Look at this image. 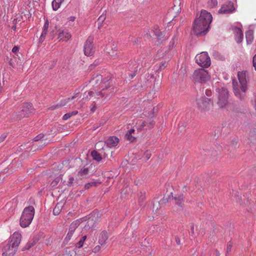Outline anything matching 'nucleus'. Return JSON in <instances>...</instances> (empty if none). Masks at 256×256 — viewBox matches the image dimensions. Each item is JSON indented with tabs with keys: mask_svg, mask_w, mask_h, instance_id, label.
Wrapping results in <instances>:
<instances>
[{
	"mask_svg": "<svg viewBox=\"0 0 256 256\" xmlns=\"http://www.w3.org/2000/svg\"><path fill=\"white\" fill-rule=\"evenodd\" d=\"M212 19L210 13L206 10H202L199 18L194 21L192 27L194 32L198 36L205 35L209 30Z\"/></svg>",
	"mask_w": 256,
	"mask_h": 256,
	"instance_id": "nucleus-1",
	"label": "nucleus"
},
{
	"mask_svg": "<svg viewBox=\"0 0 256 256\" xmlns=\"http://www.w3.org/2000/svg\"><path fill=\"white\" fill-rule=\"evenodd\" d=\"M238 77L240 84L235 80H233V90L235 96L242 100L244 98V94L241 93V92L244 93L247 90V73L245 71L239 72L238 73Z\"/></svg>",
	"mask_w": 256,
	"mask_h": 256,
	"instance_id": "nucleus-2",
	"label": "nucleus"
},
{
	"mask_svg": "<svg viewBox=\"0 0 256 256\" xmlns=\"http://www.w3.org/2000/svg\"><path fill=\"white\" fill-rule=\"evenodd\" d=\"M111 79V77L108 76L102 80V76L100 74H96L94 77L90 82H92L94 85L100 84V88H102L100 92H98L97 95L100 96L102 97L105 96V98H108L112 93V88L108 90V88L110 87L109 81Z\"/></svg>",
	"mask_w": 256,
	"mask_h": 256,
	"instance_id": "nucleus-3",
	"label": "nucleus"
},
{
	"mask_svg": "<svg viewBox=\"0 0 256 256\" xmlns=\"http://www.w3.org/2000/svg\"><path fill=\"white\" fill-rule=\"evenodd\" d=\"M22 235L15 232L10 236L8 244L4 248L2 256H13L16 252L20 242Z\"/></svg>",
	"mask_w": 256,
	"mask_h": 256,
	"instance_id": "nucleus-4",
	"label": "nucleus"
},
{
	"mask_svg": "<svg viewBox=\"0 0 256 256\" xmlns=\"http://www.w3.org/2000/svg\"><path fill=\"white\" fill-rule=\"evenodd\" d=\"M34 214V208L32 206L24 208L20 218V225L22 228L28 226L31 223Z\"/></svg>",
	"mask_w": 256,
	"mask_h": 256,
	"instance_id": "nucleus-5",
	"label": "nucleus"
},
{
	"mask_svg": "<svg viewBox=\"0 0 256 256\" xmlns=\"http://www.w3.org/2000/svg\"><path fill=\"white\" fill-rule=\"evenodd\" d=\"M192 78L195 82L204 83L210 78L208 72L204 68H198L194 70Z\"/></svg>",
	"mask_w": 256,
	"mask_h": 256,
	"instance_id": "nucleus-6",
	"label": "nucleus"
},
{
	"mask_svg": "<svg viewBox=\"0 0 256 256\" xmlns=\"http://www.w3.org/2000/svg\"><path fill=\"white\" fill-rule=\"evenodd\" d=\"M80 224V222L78 220H75L70 224L68 232L64 240L63 244L66 245L68 244L72 238H76L78 234H76L75 232Z\"/></svg>",
	"mask_w": 256,
	"mask_h": 256,
	"instance_id": "nucleus-7",
	"label": "nucleus"
},
{
	"mask_svg": "<svg viewBox=\"0 0 256 256\" xmlns=\"http://www.w3.org/2000/svg\"><path fill=\"white\" fill-rule=\"evenodd\" d=\"M196 62L201 67L208 68L211 64L210 58L207 52H202L197 54L196 57Z\"/></svg>",
	"mask_w": 256,
	"mask_h": 256,
	"instance_id": "nucleus-8",
	"label": "nucleus"
},
{
	"mask_svg": "<svg viewBox=\"0 0 256 256\" xmlns=\"http://www.w3.org/2000/svg\"><path fill=\"white\" fill-rule=\"evenodd\" d=\"M218 96V104L219 106L222 108L228 104V91L224 88H218L216 90Z\"/></svg>",
	"mask_w": 256,
	"mask_h": 256,
	"instance_id": "nucleus-9",
	"label": "nucleus"
},
{
	"mask_svg": "<svg viewBox=\"0 0 256 256\" xmlns=\"http://www.w3.org/2000/svg\"><path fill=\"white\" fill-rule=\"evenodd\" d=\"M118 142L119 140L116 136H110L105 142V144H106V148H102V150L106 151L108 152L111 157L112 156V152L110 151V148L116 146L118 144Z\"/></svg>",
	"mask_w": 256,
	"mask_h": 256,
	"instance_id": "nucleus-10",
	"label": "nucleus"
},
{
	"mask_svg": "<svg viewBox=\"0 0 256 256\" xmlns=\"http://www.w3.org/2000/svg\"><path fill=\"white\" fill-rule=\"evenodd\" d=\"M197 104L198 106L204 110H209L212 107V102L210 98H202L197 100Z\"/></svg>",
	"mask_w": 256,
	"mask_h": 256,
	"instance_id": "nucleus-11",
	"label": "nucleus"
},
{
	"mask_svg": "<svg viewBox=\"0 0 256 256\" xmlns=\"http://www.w3.org/2000/svg\"><path fill=\"white\" fill-rule=\"evenodd\" d=\"M148 118L146 120L142 122L140 124V127L138 129H142L144 126H147L148 128L151 129L153 128L154 126L155 122L154 120V118L155 116L154 113H148Z\"/></svg>",
	"mask_w": 256,
	"mask_h": 256,
	"instance_id": "nucleus-12",
	"label": "nucleus"
},
{
	"mask_svg": "<svg viewBox=\"0 0 256 256\" xmlns=\"http://www.w3.org/2000/svg\"><path fill=\"white\" fill-rule=\"evenodd\" d=\"M94 38L92 36H89L85 42L84 50L85 55L87 56H91L94 53L92 44Z\"/></svg>",
	"mask_w": 256,
	"mask_h": 256,
	"instance_id": "nucleus-13",
	"label": "nucleus"
},
{
	"mask_svg": "<svg viewBox=\"0 0 256 256\" xmlns=\"http://www.w3.org/2000/svg\"><path fill=\"white\" fill-rule=\"evenodd\" d=\"M236 9L234 6V3L228 2L224 4L218 10V13L228 14L234 12Z\"/></svg>",
	"mask_w": 256,
	"mask_h": 256,
	"instance_id": "nucleus-14",
	"label": "nucleus"
},
{
	"mask_svg": "<svg viewBox=\"0 0 256 256\" xmlns=\"http://www.w3.org/2000/svg\"><path fill=\"white\" fill-rule=\"evenodd\" d=\"M106 51L112 58H115L117 55L118 50L115 43L111 42L106 46Z\"/></svg>",
	"mask_w": 256,
	"mask_h": 256,
	"instance_id": "nucleus-15",
	"label": "nucleus"
},
{
	"mask_svg": "<svg viewBox=\"0 0 256 256\" xmlns=\"http://www.w3.org/2000/svg\"><path fill=\"white\" fill-rule=\"evenodd\" d=\"M108 155L110 154L106 151H103L102 148L101 150V152L99 153L96 150H92L91 152V156L93 159L97 162H100L102 160V156L104 158H108Z\"/></svg>",
	"mask_w": 256,
	"mask_h": 256,
	"instance_id": "nucleus-16",
	"label": "nucleus"
},
{
	"mask_svg": "<svg viewBox=\"0 0 256 256\" xmlns=\"http://www.w3.org/2000/svg\"><path fill=\"white\" fill-rule=\"evenodd\" d=\"M72 36L68 31L66 30H60L58 34V39L59 40L67 42L70 38Z\"/></svg>",
	"mask_w": 256,
	"mask_h": 256,
	"instance_id": "nucleus-17",
	"label": "nucleus"
},
{
	"mask_svg": "<svg viewBox=\"0 0 256 256\" xmlns=\"http://www.w3.org/2000/svg\"><path fill=\"white\" fill-rule=\"evenodd\" d=\"M232 30L235 36L236 40L238 43H240L243 40V33L242 30L236 26L232 28Z\"/></svg>",
	"mask_w": 256,
	"mask_h": 256,
	"instance_id": "nucleus-18",
	"label": "nucleus"
},
{
	"mask_svg": "<svg viewBox=\"0 0 256 256\" xmlns=\"http://www.w3.org/2000/svg\"><path fill=\"white\" fill-rule=\"evenodd\" d=\"M154 34L156 36L157 40L155 42L156 44H158L162 42L163 40L164 34L163 33L160 32L158 26H155L153 30Z\"/></svg>",
	"mask_w": 256,
	"mask_h": 256,
	"instance_id": "nucleus-19",
	"label": "nucleus"
},
{
	"mask_svg": "<svg viewBox=\"0 0 256 256\" xmlns=\"http://www.w3.org/2000/svg\"><path fill=\"white\" fill-rule=\"evenodd\" d=\"M138 64L134 62L132 64V66L129 68L128 72H127L126 74H128L130 78H132L136 74V72L138 71Z\"/></svg>",
	"mask_w": 256,
	"mask_h": 256,
	"instance_id": "nucleus-20",
	"label": "nucleus"
},
{
	"mask_svg": "<svg viewBox=\"0 0 256 256\" xmlns=\"http://www.w3.org/2000/svg\"><path fill=\"white\" fill-rule=\"evenodd\" d=\"M48 25L49 24L48 20H46L45 21L44 24L43 26L42 32L39 39L40 42H43V41L45 39L46 36L48 34Z\"/></svg>",
	"mask_w": 256,
	"mask_h": 256,
	"instance_id": "nucleus-21",
	"label": "nucleus"
},
{
	"mask_svg": "<svg viewBox=\"0 0 256 256\" xmlns=\"http://www.w3.org/2000/svg\"><path fill=\"white\" fill-rule=\"evenodd\" d=\"M172 198L175 200L176 204L181 208L184 206V196L182 194H176L174 197L172 196Z\"/></svg>",
	"mask_w": 256,
	"mask_h": 256,
	"instance_id": "nucleus-22",
	"label": "nucleus"
},
{
	"mask_svg": "<svg viewBox=\"0 0 256 256\" xmlns=\"http://www.w3.org/2000/svg\"><path fill=\"white\" fill-rule=\"evenodd\" d=\"M108 238V234L106 231H102L99 236L98 242L100 245H103L106 244V240Z\"/></svg>",
	"mask_w": 256,
	"mask_h": 256,
	"instance_id": "nucleus-23",
	"label": "nucleus"
},
{
	"mask_svg": "<svg viewBox=\"0 0 256 256\" xmlns=\"http://www.w3.org/2000/svg\"><path fill=\"white\" fill-rule=\"evenodd\" d=\"M89 173V168H88L84 167L82 168L78 174V176L81 178H86Z\"/></svg>",
	"mask_w": 256,
	"mask_h": 256,
	"instance_id": "nucleus-24",
	"label": "nucleus"
},
{
	"mask_svg": "<svg viewBox=\"0 0 256 256\" xmlns=\"http://www.w3.org/2000/svg\"><path fill=\"white\" fill-rule=\"evenodd\" d=\"M22 112H27L34 110V107L31 103L24 102L22 104L21 106Z\"/></svg>",
	"mask_w": 256,
	"mask_h": 256,
	"instance_id": "nucleus-25",
	"label": "nucleus"
},
{
	"mask_svg": "<svg viewBox=\"0 0 256 256\" xmlns=\"http://www.w3.org/2000/svg\"><path fill=\"white\" fill-rule=\"evenodd\" d=\"M246 38L248 44L252 43L254 40V32L252 30H248L246 32Z\"/></svg>",
	"mask_w": 256,
	"mask_h": 256,
	"instance_id": "nucleus-26",
	"label": "nucleus"
},
{
	"mask_svg": "<svg viewBox=\"0 0 256 256\" xmlns=\"http://www.w3.org/2000/svg\"><path fill=\"white\" fill-rule=\"evenodd\" d=\"M62 174H60L56 177L50 184V186L52 188L58 187V184L62 180Z\"/></svg>",
	"mask_w": 256,
	"mask_h": 256,
	"instance_id": "nucleus-27",
	"label": "nucleus"
},
{
	"mask_svg": "<svg viewBox=\"0 0 256 256\" xmlns=\"http://www.w3.org/2000/svg\"><path fill=\"white\" fill-rule=\"evenodd\" d=\"M38 144H34L32 145V147L34 148V150L33 151H34L36 150L40 149V148L43 146H46L48 144V142L46 141V139H42V140L40 142H38Z\"/></svg>",
	"mask_w": 256,
	"mask_h": 256,
	"instance_id": "nucleus-28",
	"label": "nucleus"
},
{
	"mask_svg": "<svg viewBox=\"0 0 256 256\" xmlns=\"http://www.w3.org/2000/svg\"><path fill=\"white\" fill-rule=\"evenodd\" d=\"M64 0H54L52 2V7L54 10H58L60 6Z\"/></svg>",
	"mask_w": 256,
	"mask_h": 256,
	"instance_id": "nucleus-29",
	"label": "nucleus"
},
{
	"mask_svg": "<svg viewBox=\"0 0 256 256\" xmlns=\"http://www.w3.org/2000/svg\"><path fill=\"white\" fill-rule=\"evenodd\" d=\"M62 204L58 203L55 206L53 210V214L55 216H58L60 214L62 210Z\"/></svg>",
	"mask_w": 256,
	"mask_h": 256,
	"instance_id": "nucleus-30",
	"label": "nucleus"
},
{
	"mask_svg": "<svg viewBox=\"0 0 256 256\" xmlns=\"http://www.w3.org/2000/svg\"><path fill=\"white\" fill-rule=\"evenodd\" d=\"M248 136L251 142H256V128H254L250 131Z\"/></svg>",
	"mask_w": 256,
	"mask_h": 256,
	"instance_id": "nucleus-31",
	"label": "nucleus"
},
{
	"mask_svg": "<svg viewBox=\"0 0 256 256\" xmlns=\"http://www.w3.org/2000/svg\"><path fill=\"white\" fill-rule=\"evenodd\" d=\"M100 183V182H92L86 184L84 186V188L85 189H88L91 186H97Z\"/></svg>",
	"mask_w": 256,
	"mask_h": 256,
	"instance_id": "nucleus-32",
	"label": "nucleus"
},
{
	"mask_svg": "<svg viewBox=\"0 0 256 256\" xmlns=\"http://www.w3.org/2000/svg\"><path fill=\"white\" fill-rule=\"evenodd\" d=\"M144 194L140 192L138 196V202L140 206L144 204V201L145 200Z\"/></svg>",
	"mask_w": 256,
	"mask_h": 256,
	"instance_id": "nucleus-33",
	"label": "nucleus"
},
{
	"mask_svg": "<svg viewBox=\"0 0 256 256\" xmlns=\"http://www.w3.org/2000/svg\"><path fill=\"white\" fill-rule=\"evenodd\" d=\"M94 94V92L92 91H89L85 92L83 94V99L85 100H90V98L91 96H92Z\"/></svg>",
	"mask_w": 256,
	"mask_h": 256,
	"instance_id": "nucleus-34",
	"label": "nucleus"
},
{
	"mask_svg": "<svg viewBox=\"0 0 256 256\" xmlns=\"http://www.w3.org/2000/svg\"><path fill=\"white\" fill-rule=\"evenodd\" d=\"M238 139L237 138H234L232 140L230 144V146L232 148V150L238 148Z\"/></svg>",
	"mask_w": 256,
	"mask_h": 256,
	"instance_id": "nucleus-35",
	"label": "nucleus"
},
{
	"mask_svg": "<svg viewBox=\"0 0 256 256\" xmlns=\"http://www.w3.org/2000/svg\"><path fill=\"white\" fill-rule=\"evenodd\" d=\"M180 4V0H174L173 10H176L178 12H179L180 10V8H178Z\"/></svg>",
	"mask_w": 256,
	"mask_h": 256,
	"instance_id": "nucleus-36",
	"label": "nucleus"
},
{
	"mask_svg": "<svg viewBox=\"0 0 256 256\" xmlns=\"http://www.w3.org/2000/svg\"><path fill=\"white\" fill-rule=\"evenodd\" d=\"M232 244L230 241L228 242L227 244V248H226V256H228L232 248Z\"/></svg>",
	"mask_w": 256,
	"mask_h": 256,
	"instance_id": "nucleus-37",
	"label": "nucleus"
},
{
	"mask_svg": "<svg viewBox=\"0 0 256 256\" xmlns=\"http://www.w3.org/2000/svg\"><path fill=\"white\" fill-rule=\"evenodd\" d=\"M208 6L211 8H213L215 7L218 4V0H210L208 2Z\"/></svg>",
	"mask_w": 256,
	"mask_h": 256,
	"instance_id": "nucleus-38",
	"label": "nucleus"
},
{
	"mask_svg": "<svg viewBox=\"0 0 256 256\" xmlns=\"http://www.w3.org/2000/svg\"><path fill=\"white\" fill-rule=\"evenodd\" d=\"M44 136L43 134H40L34 138V140L36 142H40L42 139H44Z\"/></svg>",
	"mask_w": 256,
	"mask_h": 256,
	"instance_id": "nucleus-39",
	"label": "nucleus"
},
{
	"mask_svg": "<svg viewBox=\"0 0 256 256\" xmlns=\"http://www.w3.org/2000/svg\"><path fill=\"white\" fill-rule=\"evenodd\" d=\"M78 113H66V114L63 116L64 120H67L70 118L72 116H75Z\"/></svg>",
	"mask_w": 256,
	"mask_h": 256,
	"instance_id": "nucleus-40",
	"label": "nucleus"
},
{
	"mask_svg": "<svg viewBox=\"0 0 256 256\" xmlns=\"http://www.w3.org/2000/svg\"><path fill=\"white\" fill-rule=\"evenodd\" d=\"M39 240H40V236H34L33 238H32V240L29 242H30L31 243H32V245L34 246V244H36L37 242H38V241Z\"/></svg>",
	"mask_w": 256,
	"mask_h": 256,
	"instance_id": "nucleus-41",
	"label": "nucleus"
},
{
	"mask_svg": "<svg viewBox=\"0 0 256 256\" xmlns=\"http://www.w3.org/2000/svg\"><path fill=\"white\" fill-rule=\"evenodd\" d=\"M167 66V63L166 62H162L158 66V70H164Z\"/></svg>",
	"mask_w": 256,
	"mask_h": 256,
	"instance_id": "nucleus-42",
	"label": "nucleus"
},
{
	"mask_svg": "<svg viewBox=\"0 0 256 256\" xmlns=\"http://www.w3.org/2000/svg\"><path fill=\"white\" fill-rule=\"evenodd\" d=\"M125 137L126 138L127 140H128L131 142H134L136 139L135 137L134 136H132V134H130V136H128V133H126V134Z\"/></svg>",
	"mask_w": 256,
	"mask_h": 256,
	"instance_id": "nucleus-43",
	"label": "nucleus"
},
{
	"mask_svg": "<svg viewBox=\"0 0 256 256\" xmlns=\"http://www.w3.org/2000/svg\"><path fill=\"white\" fill-rule=\"evenodd\" d=\"M151 156V154L150 152L146 150L144 156L143 158H144L146 160H148Z\"/></svg>",
	"mask_w": 256,
	"mask_h": 256,
	"instance_id": "nucleus-44",
	"label": "nucleus"
},
{
	"mask_svg": "<svg viewBox=\"0 0 256 256\" xmlns=\"http://www.w3.org/2000/svg\"><path fill=\"white\" fill-rule=\"evenodd\" d=\"M34 246L32 245V244L30 242H28L26 244V245L22 249V251H24V250H29L30 248H31L32 246Z\"/></svg>",
	"mask_w": 256,
	"mask_h": 256,
	"instance_id": "nucleus-45",
	"label": "nucleus"
},
{
	"mask_svg": "<svg viewBox=\"0 0 256 256\" xmlns=\"http://www.w3.org/2000/svg\"><path fill=\"white\" fill-rule=\"evenodd\" d=\"M74 180V177H72V176L70 177L68 179V182L66 185L68 186H72Z\"/></svg>",
	"mask_w": 256,
	"mask_h": 256,
	"instance_id": "nucleus-46",
	"label": "nucleus"
},
{
	"mask_svg": "<svg viewBox=\"0 0 256 256\" xmlns=\"http://www.w3.org/2000/svg\"><path fill=\"white\" fill-rule=\"evenodd\" d=\"M160 202H156V204H153V210H155L156 212L160 208Z\"/></svg>",
	"mask_w": 256,
	"mask_h": 256,
	"instance_id": "nucleus-47",
	"label": "nucleus"
},
{
	"mask_svg": "<svg viewBox=\"0 0 256 256\" xmlns=\"http://www.w3.org/2000/svg\"><path fill=\"white\" fill-rule=\"evenodd\" d=\"M79 94V92H76L74 94V95L71 98H68L64 100H66V102H68L70 100H72L78 97Z\"/></svg>",
	"mask_w": 256,
	"mask_h": 256,
	"instance_id": "nucleus-48",
	"label": "nucleus"
},
{
	"mask_svg": "<svg viewBox=\"0 0 256 256\" xmlns=\"http://www.w3.org/2000/svg\"><path fill=\"white\" fill-rule=\"evenodd\" d=\"M84 241H83L80 238L78 242L76 244V246L78 247V248H82L84 244Z\"/></svg>",
	"mask_w": 256,
	"mask_h": 256,
	"instance_id": "nucleus-49",
	"label": "nucleus"
},
{
	"mask_svg": "<svg viewBox=\"0 0 256 256\" xmlns=\"http://www.w3.org/2000/svg\"><path fill=\"white\" fill-rule=\"evenodd\" d=\"M190 234L192 236L194 237L196 236L194 232V224H192L190 226Z\"/></svg>",
	"mask_w": 256,
	"mask_h": 256,
	"instance_id": "nucleus-50",
	"label": "nucleus"
},
{
	"mask_svg": "<svg viewBox=\"0 0 256 256\" xmlns=\"http://www.w3.org/2000/svg\"><path fill=\"white\" fill-rule=\"evenodd\" d=\"M72 250H70V248H66L65 249V254L68 256H72V254H71Z\"/></svg>",
	"mask_w": 256,
	"mask_h": 256,
	"instance_id": "nucleus-51",
	"label": "nucleus"
},
{
	"mask_svg": "<svg viewBox=\"0 0 256 256\" xmlns=\"http://www.w3.org/2000/svg\"><path fill=\"white\" fill-rule=\"evenodd\" d=\"M136 222H137L136 220H135L134 218H133L132 220L130 221V222H128V224L127 227L132 228V225L133 223H134L135 226H136Z\"/></svg>",
	"mask_w": 256,
	"mask_h": 256,
	"instance_id": "nucleus-52",
	"label": "nucleus"
},
{
	"mask_svg": "<svg viewBox=\"0 0 256 256\" xmlns=\"http://www.w3.org/2000/svg\"><path fill=\"white\" fill-rule=\"evenodd\" d=\"M172 193H171L168 196V198H166L164 196L161 202L164 204L167 202L168 200V199L172 197Z\"/></svg>",
	"mask_w": 256,
	"mask_h": 256,
	"instance_id": "nucleus-53",
	"label": "nucleus"
},
{
	"mask_svg": "<svg viewBox=\"0 0 256 256\" xmlns=\"http://www.w3.org/2000/svg\"><path fill=\"white\" fill-rule=\"evenodd\" d=\"M252 64L255 70H256V54L254 56L253 58Z\"/></svg>",
	"mask_w": 256,
	"mask_h": 256,
	"instance_id": "nucleus-54",
	"label": "nucleus"
},
{
	"mask_svg": "<svg viewBox=\"0 0 256 256\" xmlns=\"http://www.w3.org/2000/svg\"><path fill=\"white\" fill-rule=\"evenodd\" d=\"M6 134H4L0 136V143L2 142L6 137Z\"/></svg>",
	"mask_w": 256,
	"mask_h": 256,
	"instance_id": "nucleus-55",
	"label": "nucleus"
},
{
	"mask_svg": "<svg viewBox=\"0 0 256 256\" xmlns=\"http://www.w3.org/2000/svg\"><path fill=\"white\" fill-rule=\"evenodd\" d=\"M19 50V48L17 46H14L12 49V52L13 53L16 54Z\"/></svg>",
	"mask_w": 256,
	"mask_h": 256,
	"instance_id": "nucleus-56",
	"label": "nucleus"
},
{
	"mask_svg": "<svg viewBox=\"0 0 256 256\" xmlns=\"http://www.w3.org/2000/svg\"><path fill=\"white\" fill-rule=\"evenodd\" d=\"M175 240H176V244L178 245L179 246V245H180L181 244V243H180V238L178 236H176L175 237Z\"/></svg>",
	"mask_w": 256,
	"mask_h": 256,
	"instance_id": "nucleus-57",
	"label": "nucleus"
},
{
	"mask_svg": "<svg viewBox=\"0 0 256 256\" xmlns=\"http://www.w3.org/2000/svg\"><path fill=\"white\" fill-rule=\"evenodd\" d=\"M205 94H206L208 96H210L212 95V92L210 90H206V92H205Z\"/></svg>",
	"mask_w": 256,
	"mask_h": 256,
	"instance_id": "nucleus-58",
	"label": "nucleus"
},
{
	"mask_svg": "<svg viewBox=\"0 0 256 256\" xmlns=\"http://www.w3.org/2000/svg\"><path fill=\"white\" fill-rule=\"evenodd\" d=\"M135 132V130L134 128H132L130 130H129L126 133H128V136H130V134H133Z\"/></svg>",
	"mask_w": 256,
	"mask_h": 256,
	"instance_id": "nucleus-59",
	"label": "nucleus"
},
{
	"mask_svg": "<svg viewBox=\"0 0 256 256\" xmlns=\"http://www.w3.org/2000/svg\"><path fill=\"white\" fill-rule=\"evenodd\" d=\"M100 249V246H96L94 248V252H98V251H99Z\"/></svg>",
	"mask_w": 256,
	"mask_h": 256,
	"instance_id": "nucleus-60",
	"label": "nucleus"
},
{
	"mask_svg": "<svg viewBox=\"0 0 256 256\" xmlns=\"http://www.w3.org/2000/svg\"><path fill=\"white\" fill-rule=\"evenodd\" d=\"M76 19V18L74 16H70L68 18V20L69 22H74Z\"/></svg>",
	"mask_w": 256,
	"mask_h": 256,
	"instance_id": "nucleus-61",
	"label": "nucleus"
},
{
	"mask_svg": "<svg viewBox=\"0 0 256 256\" xmlns=\"http://www.w3.org/2000/svg\"><path fill=\"white\" fill-rule=\"evenodd\" d=\"M22 114L23 115V116H20V117H17L16 118V120H20V119L21 118H22V117H25V116H27L24 113H22Z\"/></svg>",
	"mask_w": 256,
	"mask_h": 256,
	"instance_id": "nucleus-62",
	"label": "nucleus"
},
{
	"mask_svg": "<svg viewBox=\"0 0 256 256\" xmlns=\"http://www.w3.org/2000/svg\"><path fill=\"white\" fill-rule=\"evenodd\" d=\"M58 106H59L58 105H57V106H52L50 107V110H56V108Z\"/></svg>",
	"mask_w": 256,
	"mask_h": 256,
	"instance_id": "nucleus-63",
	"label": "nucleus"
},
{
	"mask_svg": "<svg viewBox=\"0 0 256 256\" xmlns=\"http://www.w3.org/2000/svg\"><path fill=\"white\" fill-rule=\"evenodd\" d=\"M216 256H220V252L218 250H216Z\"/></svg>",
	"mask_w": 256,
	"mask_h": 256,
	"instance_id": "nucleus-64",
	"label": "nucleus"
}]
</instances>
